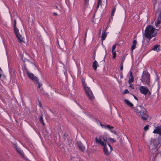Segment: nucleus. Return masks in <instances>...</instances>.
I'll return each instance as SVG.
<instances>
[{
    "mask_svg": "<svg viewBox=\"0 0 161 161\" xmlns=\"http://www.w3.org/2000/svg\"><path fill=\"white\" fill-rule=\"evenodd\" d=\"M81 81H82V85H83V86L84 88L86 86H87L86 84V83H85V80L83 78L81 79Z\"/></svg>",
    "mask_w": 161,
    "mask_h": 161,
    "instance_id": "obj_24",
    "label": "nucleus"
},
{
    "mask_svg": "<svg viewBox=\"0 0 161 161\" xmlns=\"http://www.w3.org/2000/svg\"><path fill=\"white\" fill-rule=\"evenodd\" d=\"M16 20H14V31H15L16 32H17L18 31V30H19L16 27Z\"/></svg>",
    "mask_w": 161,
    "mask_h": 161,
    "instance_id": "obj_21",
    "label": "nucleus"
},
{
    "mask_svg": "<svg viewBox=\"0 0 161 161\" xmlns=\"http://www.w3.org/2000/svg\"><path fill=\"white\" fill-rule=\"evenodd\" d=\"M77 146L80 150L82 152H84L85 150V148L81 142H77Z\"/></svg>",
    "mask_w": 161,
    "mask_h": 161,
    "instance_id": "obj_9",
    "label": "nucleus"
},
{
    "mask_svg": "<svg viewBox=\"0 0 161 161\" xmlns=\"http://www.w3.org/2000/svg\"><path fill=\"white\" fill-rule=\"evenodd\" d=\"M109 139L110 140V141L112 142H113V143H114L115 142H116V140H114L113 139V138H109Z\"/></svg>",
    "mask_w": 161,
    "mask_h": 161,
    "instance_id": "obj_33",
    "label": "nucleus"
},
{
    "mask_svg": "<svg viewBox=\"0 0 161 161\" xmlns=\"http://www.w3.org/2000/svg\"><path fill=\"white\" fill-rule=\"evenodd\" d=\"M39 120L41 123L43 125H45V123L43 120V119L42 115H41V117L39 118Z\"/></svg>",
    "mask_w": 161,
    "mask_h": 161,
    "instance_id": "obj_26",
    "label": "nucleus"
},
{
    "mask_svg": "<svg viewBox=\"0 0 161 161\" xmlns=\"http://www.w3.org/2000/svg\"><path fill=\"white\" fill-rule=\"evenodd\" d=\"M112 53L113 57L112 58L113 59H115L116 56V53L115 51H112Z\"/></svg>",
    "mask_w": 161,
    "mask_h": 161,
    "instance_id": "obj_27",
    "label": "nucleus"
},
{
    "mask_svg": "<svg viewBox=\"0 0 161 161\" xmlns=\"http://www.w3.org/2000/svg\"><path fill=\"white\" fill-rule=\"evenodd\" d=\"M89 0H84L85 5V6H88L89 4Z\"/></svg>",
    "mask_w": 161,
    "mask_h": 161,
    "instance_id": "obj_31",
    "label": "nucleus"
},
{
    "mask_svg": "<svg viewBox=\"0 0 161 161\" xmlns=\"http://www.w3.org/2000/svg\"><path fill=\"white\" fill-rule=\"evenodd\" d=\"M104 127L105 128H107L110 131V130H111L112 129H113L114 128V127L112 126H111L110 125H105L104 126Z\"/></svg>",
    "mask_w": 161,
    "mask_h": 161,
    "instance_id": "obj_22",
    "label": "nucleus"
},
{
    "mask_svg": "<svg viewBox=\"0 0 161 161\" xmlns=\"http://www.w3.org/2000/svg\"><path fill=\"white\" fill-rule=\"evenodd\" d=\"M101 2V0H98V3H97L100 4Z\"/></svg>",
    "mask_w": 161,
    "mask_h": 161,
    "instance_id": "obj_40",
    "label": "nucleus"
},
{
    "mask_svg": "<svg viewBox=\"0 0 161 161\" xmlns=\"http://www.w3.org/2000/svg\"><path fill=\"white\" fill-rule=\"evenodd\" d=\"M160 46L159 45H156L154 46L152 49V50L156 51L157 52L160 51Z\"/></svg>",
    "mask_w": 161,
    "mask_h": 161,
    "instance_id": "obj_13",
    "label": "nucleus"
},
{
    "mask_svg": "<svg viewBox=\"0 0 161 161\" xmlns=\"http://www.w3.org/2000/svg\"><path fill=\"white\" fill-rule=\"evenodd\" d=\"M40 92L43 95H46L47 94V93L45 92L42 89H40Z\"/></svg>",
    "mask_w": 161,
    "mask_h": 161,
    "instance_id": "obj_30",
    "label": "nucleus"
},
{
    "mask_svg": "<svg viewBox=\"0 0 161 161\" xmlns=\"http://www.w3.org/2000/svg\"><path fill=\"white\" fill-rule=\"evenodd\" d=\"M14 32L19 42L20 43L23 42L24 41L23 38L22 36L19 33V30H18V31L17 32L15 31H14Z\"/></svg>",
    "mask_w": 161,
    "mask_h": 161,
    "instance_id": "obj_10",
    "label": "nucleus"
},
{
    "mask_svg": "<svg viewBox=\"0 0 161 161\" xmlns=\"http://www.w3.org/2000/svg\"><path fill=\"white\" fill-rule=\"evenodd\" d=\"M161 20L160 19H158H158L155 22V25L156 27H158L159 26V24L161 23Z\"/></svg>",
    "mask_w": 161,
    "mask_h": 161,
    "instance_id": "obj_20",
    "label": "nucleus"
},
{
    "mask_svg": "<svg viewBox=\"0 0 161 161\" xmlns=\"http://www.w3.org/2000/svg\"><path fill=\"white\" fill-rule=\"evenodd\" d=\"M149 129V125H146L144 128V130L145 131H146L148 130Z\"/></svg>",
    "mask_w": 161,
    "mask_h": 161,
    "instance_id": "obj_29",
    "label": "nucleus"
},
{
    "mask_svg": "<svg viewBox=\"0 0 161 161\" xmlns=\"http://www.w3.org/2000/svg\"><path fill=\"white\" fill-rule=\"evenodd\" d=\"M100 5V4L97 3V9L98 8Z\"/></svg>",
    "mask_w": 161,
    "mask_h": 161,
    "instance_id": "obj_42",
    "label": "nucleus"
},
{
    "mask_svg": "<svg viewBox=\"0 0 161 161\" xmlns=\"http://www.w3.org/2000/svg\"><path fill=\"white\" fill-rule=\"evenodd\" d=\"M116 45L114 44L112 46V51H115L114 50L116 48Z\"/></svg>",
    "mask_w": 161,
    "mask_h": 161,
    "instance_id": "obj_32",
    "label": "nucleus"
},
{
    "mask_svg": "<svg viewBox=\"0 0 161 161\" xmlns=\"http://www.w3.org/2000/svg\"><path fill=\"white\" fill-rule=\"evenodd\" d=\"M143 83H145L148 86H150V74L147 72L143 71L142 75V78L140 79Z\"/></svg>",
    "mask_w": 161,
    "mask_h": 161,
    "instance_id": "obj_4",
    "label": "nucleus"
},
{
    "mask_svg": "<svg viewBox=\"0 0 161 161\" xmlns=\"http://www.w3.org/2000/svg\"><path fill=\"white\" fill-rule=\"evenodd\" d=\"M53 15H58L56 13L54 12L53 14Z\"/></svg>",
    "mask_w": 161,
    "mask_h": 161,
    "instance_id": "obj_41",
    "label": "nucleus"
},
{
    "mask_svg": "<svg viewBox=\"0 0 161 161\" xmlns=\"http://www.w3.org/2000/svg\"><path fill=\"white\" fill-rule=\"evenodd\" d=\"M17 152L22 156L24 157V153L22 151L18 148L16 149Z\"/></svg>",
    "mask_w": 161,
    "mask_h": 161,
    "instance_id": "obj_18",
    "label": "nucleus"
},
{
    "mask_svg": "<svg viewBox=\"0 0 161 161\" xmlns=\"http://www.w3.org/2000/svg\"><path fill=\"white\" fill-rule=\"evenodd\" d=\"M135 110L137 115L141 116L143 120H147L148 115L147 114V111L142 106L139 105L136 106L135 108Z\"/></svg>",
    "mask_w": 161,
    "mask_h": 161,
    "instance_id": "obj_1",
    "label": "nucleus"
},
{
    "mask_svg": "<svg viewBox=\"0 0 161 161\" xmlns=\"http://www.w3.org/2000/svg\"><path fill=\"white\" fill-rule=\"evenodd\" d=\"M155 29L151 25H149L146 27L144 34L145 37L150 40L152 37L156 36L157 33L154 32Z\"/></svg>",
    "mask_w": 161,
    "mask_h": 161,
    "instance_id": "obj_2",
    "label": "nucleus"
},
{
    "mask_svg": "<svg viewBox=\"0 0 161 161\" xmlns=\"http://www.w3.org/2000/svg\"><path fill=\"white\" fill-rule=\"evenodd\" d=\"M137 43V42L136 40L134 39L133 40L132 45L131 47V50L132 51L136 48Z\"/></svg>",
    "mask_w": 161,
    "mask_h": 161,
    "instance_id": "obj_14",
    "label": "nucleus"
},
{
    "mask_svg": "<svg viewBox=\"0 0 161 161\" xmlns=\"http://www.w3.org/2000/svg\"><path fill=\"white\" fill-rule=\"evenodd\" d=\"M116 8L114 7L113 8L111 12V18H112L113 17H112L114 15V13L116 11Z\"/></svg>",
    "mask_w": 161,
    "mask_h": 161,
    "instance_id": "obj_23",
    "label": "nucleus"
},
{
    "mask_svg": "<svg viewBox=\"0 0 161 161\" xmlns=\"http://www.w3.org/2000/svg\"><path fill=\"white\" fill-rule=\"evenodd\" d=\"M39 105L40 107H41L42 106V103L40 102H39Z\"/></svg>",
    "mask_w": 161,
    "mask_h": 161,
    "instance_id": "obj_45",
    "label": "nucleus"
},
{
    "mask_svg": "<svg viewBox=\"0 0 161 161\" xmlns=\"http://www.w3.org/2000/svg\"><path fill=\"white\" fill-rule=\"evenodd\" d=\"M153 133L159 134V136L158 137H161V126L156 127Z\"/></svg>",
    "mask_w": 161,
    "mask_h": 161,
    "instance_id": "obj_8",
    "label": "nucleus"
},
{
    "mask_svg": "<svg viewBox=\"0 0 161 161\" xmlns=\"http://www.w3.org/2000/svg\"><path fill=\"white\" fill-rule=\"evenodd\" d=\"M158 18L161 20V13L159 14Z\"/></svg>",
    "mask_w": 161,
    "mask_h": 161,
    "instance_id": "obj_39",
    "label": "nucleus"
},
{
    "mask_svg": "<svg viewBox=\"0 0 161 161\" xmlns=\"http://www.w3.org/2000/svg\"><path fill=\"white\" fill-rule=\"evenodd\" d=\"M139 90L141 93L145 95L147 94L149 95H151L150 92L149 91L148 89L146 86H141L140 87Z\"/></svg>",
    "mask_w": 161,
    "mask_h": 161,
    "instance_id": "obj_6",
    "label": "nucleus"
},
{
    "mask_svg": "<svg viewBox=\"0 0 161 161\" xmlns=\"http://www.w3.org/2000/svg\"><path fill=\"white\" fill-rule=\"evenodd\" d=\"M102 140L100 139L99 140L97 137L95 138V141L97 143L100 144L101 146L103 147V150L104 154L106 155H109L112 152L113 150V148H109L108 147L107 145H106V143H104L102 141Z\"/></svg>",
    "mask_w": 161,
    "mask_h": 161,
    "instance_id": "obj_3",
    "label": "nucleus"
},
{
    "mask_svg": "<svg viewBox=\"0 0 161 161\" xmlns=\"http://www.w3.org/2000/svg\"><path fill=\"white\" fill-rule=\"evenodd\" d=\"M110 131L112 133H114L115 134H116V132L115 131H114V130H110Z\"/></svg>",
    "mask_w": 161,
    "mask_h": 161,
    "instance_id": "obj_37",
    "label": "nucleus"
},
{
    "mask_svg": "<svg viewBox=\"0 0 161 161\" xmlns=\"http://www.w3.org/2000/svg\"><path fill=\"white\" fill-rule=\"evenodd\" d=\"M0 70H1V71H2V70L0 67Z\"/></svg>",
    "mask_w": 161,
    "mask_h": 161,
    "instance_id": "obj_50",
    "label": "nucleus"
},
{
    "mask_svg": "<svg viewBox=\"0 0 161 161\" xmlns=\"http://www.w3.org/2000/svg\"><path fill=\"white\" fill-rule=\"evenodd\" d=\"M130 84V85L129 87H130L131 89H134V88L133 85L131 84Z\"/></svg>",
    "mask_w": 161,
    "mask_h": 161,
    "instance_id": "obj_34",
    "label": "nucleus"
},
{
    "mask_svg": "<svg viewBox=\"0 0 161 161\" xmlns=\"http://www.w3.org/2000/svg\"><path fill=\"white\" fill-rule=\"evenodd\" d=\"M35 82H36V83H37V84H38V88H40L41 87V86H42V84L40 83L39 81V80H38V81H36Z\"/></svg>",
    "mask_w": 161,
    "mask_h": 161,
    "instance_id": "obj_28",
    "label": "nucleus"
},
{
    "mask_svg": "<svg viewBox=\"0 0 161 161\" xmlns=\"http://www.w3.org/2000/svg\"><path fill=\"white\" fill-rule=\"evenodd\" d=\"M86 33H87V32H86V34H85V37H86Z\"/></svg>",
    "mask_w": 161,
    "mask_h": 161,
    "instance_id": "obj_49",
    "label": "nucleus"
},
{
    "mask_svg": "<svg viewBox=\"0 0 161 161\" xmlns=\"http://www.w3.org/2000/svg\"><path fill=\"white\" fill-rule=\"evenodd\" d=\"M123 75H120V78H123Z\"/></svg>",
    "mask_w": 161,
    "mask_h": 161,
    "instance_id": "obj_48",
    "label": "nucleus"
},
{
    "mask_svg": "<svg viewBox=\"0 0 161 161\" xmlns=\"http://www.w3.org/2000/svg\"><path fill=\"white\" fill-rule=\"evenodd\" d=\"M134 98L136 99V100H138V99L135 96H134Z\"/></svg>",
    "mask_w": 161,
    "mask_h": 161,
    "instance_id": "obj_43",
    "label": "nucleus"
},
{
    "mask_svg": "<svg viewBox=\"0 0 161 161\" xmlns=\"http://www.w3.org/2000/svg\"><path fill=\"white\" fill-rule=\"evenodd\" d=\"M105 31H106V30L102 34V35L101 36V38H102V41L104 40L107 36V34L106 33H105Z\"/></svg>",
    "mask_w": 161,
    "mask_h": 161,
    "instance_id": "obj_19",
    "label": "nucleus"
},
{
    "mask_svg": "<svg viewBox=\"0 0 161 161\" xmlns=\"http://www.w3.org/2000/svg\"><path fill=\"white\" fill-rule=\"evenodd\" d=\"M125 58V56L124 55L121 58V63L120 64H123Z\"/></svg>",
    "mask_w": 161,
    "mask_h": 161,
    "instance_id": "obj_25",
    "label": "nucleus"
},
{
    "mask_svg": "<svg viewBox=\"0 0 161 161\" xmlns=\"http://www.w3.org/2000/svg\"><path fill=\"white\" fill-rule=\"evenodd\" d=\"M123 64H120V71H122L123 69Z\"/></svg>",
    "mask_w": 161,
    "mask_h": 161,
    "instance_id": "obj_36",
    "label": "nucleus"
},
{
    "mask_svg": "<svg viewBox=\"0 0 161 161\" xmlns=\"http://www.w3.org/2000/svg\"><path fill=\"white\" fill-rule=\"evenodd\" d=\"M100 139H102V141L106 143V145H107V139L106 137L100 136L99 137V138L98 139L100 140Z\"/></svg>",
    "mask_w": 161,
    "mask_h": 161,
    "instance_id": "obj_17",
    "label": "nucleus"
},
{
    "mask_svg": "<svg viewBox=\"0 0 161 161\" xmlns=\"http://www.w3.org/2000/svg\"><path fill=\"white\" fill-rule=\"evenodd\" d=\"M55 8L56 9H58V7L57 6H55Z\"/></svg>",
    "mask_w": 161,
    "mask_h": 161,
    "instance_id": "obj_44",
    "label": "nucleus"
},
{
    "mask_svg": "<svg viewBox=\"0 0 161 161\" xmlns=\"http://www.w3.org/2000/svg\"><path fill=\"white\" fill-rule=\"evenodd\" d=\"M134 80L133 76L131 71H130V76H129L128 83L129 84H131L132 83Z\"/></svg>",
    "mask_w": 161,
    "mask_h": 161,
    "instance_id": "obj_12",
    "label": "nucleus"
},
{
    "mask_svg": "<svg viewBox=\"0 0 161 161\" xmlns=\"http://www.w3.org/2000/svg\"><path fill=\"white\" fill-rule=\"evenodd\" d=\"M154 40H155V38L154 39Z\"/></svg>",
    "mask_w": 161,
    "mask_h": 161,
    "instance_id": "obj_52",
    "label": "nucleus"
},
{
    "mask_svg": "<svg viewBox=\"0 0 161 161\" xmlns=\"http://www.w3.org/2000/svg\"><path fill=\"white\" fill-rule=\"evenodd\" d=\"M84 40H85H85H86V39H84Z\"/></svg>",
    "mask_w": 161,
    "mask_h": 161,
    "instance_id": "obj_51",
    "label": "nucleus"
},
{
    "mask_svg": "<svg viewBox=\"0 0 161 161\" xmlns=\"http://www.w3.org/2000/svg\"><path fill=\"white\" fill-rule=\"evenodd\" d=\"M26 74L28 78L34 82H35L36 81H38V79L37 77L35 76L34 74L32 73H30L27 71H26Z\"/></svg>",
    "mask_w": 161,
    "mask_h": 161,
    "instance_id": "obj_7",
    "label": "nucleus"
},
{
    "mask_svg": "<svg viewBox=\"0 0 161 161\" xmlns=\"http://www.w3.org/2000/svg\"><path fill=\"white\" fill-rule=\"evenodd\" d=\"M124 102L126 103L127 105H128L130 108H132L133 106V104L130 102L128 100L126 99L124 100Z\"/></svg>",
    "mask_w": 161,
    "mask_h": 161,
    "instance_id": "obj_16",
    "label": "nucleus"
},
{
    "mask_svg": "<svg viewBox=\"0 0 161 161\" xmlns=\"http://www.w3.org/2000/svg\"><path fill=\"white\" fill-rule=\"evenodd\" d=\"M100 125H101L102 126H103L104 127V126H105V125H104L103 124H102L101 123L100 124Z\"/></svg>",
    "mask_w": 161,
    "mask_h": 161,
    "instance_id": "obj_47",
    "label": "nucleus"
},
{
    "mask_svg": "<svg viewBox=\"0 0 161 161\" xmlns=\"http://www.w3.org/2000/svg\"><path fill=\"white\" fill-rule=\"evenodd\" d=\"M98 66V64L96 60H95L93 63L92 67L96 71L97 66Z\"/></svg>",
    "mask_w": 161,
    "mask_h": 161,
    "instance_id": "obj_15",
    "label": "nucleus"
},
{
    "mask_svg": "<svg viewBox=\"0 0 161 161\" xmlns=\"http://www.w3.org/2000/svg\"><path fill=\"white\" fill-rule=\"evenodd\" d=\"M108 148H109V149L110 148V147L112 148V147L111 146V145H110V144H109V143H108Z\"/></svg>",
    "mask_w": 161,
    "mask_h": 161,
    "instance_id": "obj_38",
    "label": "nucleus"
},
{
    "mask_svg": "<svg viewBox=\"0 0 161 161\" xmlns=\"http://www.w3.org/2000/svg\"><path fill=\"white\" fill-rule=\"evenodd\" d=\"M129 93V92L127 89H125L124 91V94H127Z\"/></svg>",
    "mask_w": 161,
    "mask_h": 161,
    "instance_id": "obj_35",
    "label": "nucleus"
},
{
    "mask_svg": "<svg viewBox=\"0 0 161 161\" xmlns=\"http://www.w3.org/2000/svg\"><path fill=\"white\" fill-rule=\"evenodd\" d=\"M84 89L86 93V95L88 97L89 99L91 100H93L94 99L95 97L90 88L86 86L85 87Z\"/></svg>",
    "mask_w": 161,
    "mask_h": 161,
    "instance_id": "obj_5",
    "label": "nucleus"
},
{
    "mask_svg": "<svg viewBox=\"0 0 161 161\" xmlns=\"http://www.w3.org/2000/svg\"><path fill=\"white\" fill-rule=\"evenodd\" d=\"M120 74L121 75H122V71H120Z\"/></svg>",
    "mask_w": 161,
    "mask_h": 161,
    "instance_id": "obj_46",
    "label": "nucleus"
},
{
    "mask_svg": "<svg viewBox=\"0 0 161 161\" xmlns=\"http://www.w3.org/2000/svg\"><path fill=\"white\" fill-rule=\"evenodd\" d=\"M150 152L152 153L153 156L155 154L154 158H156L158 155V154L159 153L158 151V149L157 148H154L153 149H150Z\"/></svg>",
    "mask_w": 161,
    "mask_h": 161,
    "instance_id": "obj_11",
    "label": "nucleus"
}]
</instances>
